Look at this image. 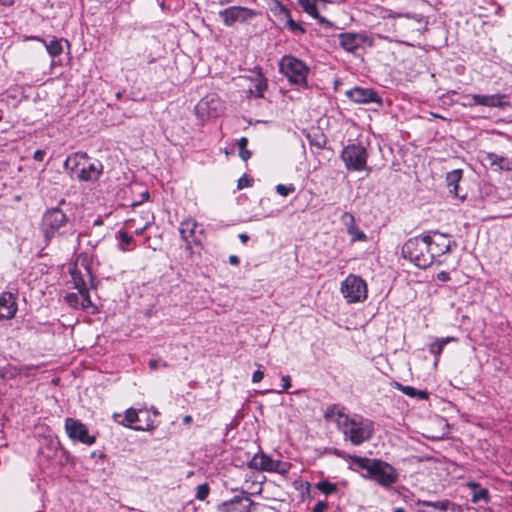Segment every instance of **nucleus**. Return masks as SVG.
Instances as JSON below:
<instances>
[{
	"mask_svg": "<svg viewBox=\"0 0 512 512\" xmlns=\"http://www.w3.org/2000/svg\"><path fill=\"white\" fill-rule=\"evenodd\" d=\"M325 417L336 424L344 441L353 446H361L370 441L375 433L374 421L360 414H347L334 406L328 408Z\"/></svg>",
	"mask_w": 512,
	"mask_h": 512,
	"instance_id": "obj_1",
	"label": "nucleus"
},
{
	"mask_svg": "<svg viewBox=\"0 0 512 512\" xmlns=\"http://www.w3.org/2000/svg\"><path fill=\"white\" fill-rule=\"evenodd\" d=\"M39 230L43 236L45 246L54 240H65L75 235L73 220L59 207H51L42 215Z\"/></svg>",
	"mask_w": 512,
	"mask_h": 512,
	"instance_id": "obj_2",
	"label": "nucleus"
},
{
	"mask_svg": "<svg viewBox=\"0 0 512 512\" xmlns=\"http://www.w3.org/2000/svg\"><path fill=\"white\" fill-rule=\"evenodd\" d=\"M350 461L364 470L362 477L376 482L379 486L389 489L399 480V474L394 466L378 458L349 456Z\"/></svg>",
	"mask_w": 512,
	"mask_h": 512,
	"instance_id": "obj_3",
	"label": "nucleus"
},
{
	"mask_svg": "<svg viewBox=\"0 0 512 512\" xmlns=\"http://www.w3.org/2000/svg\"><path fill=\"white\" fill-rule=\"evenodd\" d=\"M279 72L286 77L289 84L298 89H307L310 67L298 57L287 54L278 63Z\"/></svg>",
	"mask_w": 512,
	"mask_h": 512,
	"instance_id": "obj_4",
	"label": "nucleus"
},
{
	"mask_svg": "<svg viewBox=\"0 0 512 512\" xmlns=\"http://www.w3.org/2000/svg\"><path fill=\"white\" fill-rule=\"evenodd\" d=\"M427 239L428 236L424 234L409 238L401 249L403 258L408 259L418 268L426 269L430 267L433 261L429 252Z\"/></svg>",
	"mask_w": 512,
	"mask_h": 512,
	"instance_id": "obj_5",
	"label": "nucleus"
},
{
	"mask_svg": "<svg viewBox=\"0 0 512 512\" xmlns=\"http://www.w3.org/2000/svg\"><path fill=\"white\" fill-rule=\"evenodd\" d=\"M89 156L85 152H76L67 157L64 162L65 169L76 170L77 178L80 181H97L103 173V164L100 161L88 162Z\"/></svg>",
	"mask_w": 512,
	"mask_h": 512,
	"instance_id": "obj_6",
	"label": "nucleus"
},
{
	"mask_svg": "<svg viewBox=\"0 0 512 512\" xmlns=\"http://www.w3.org/2000/svg\"><path fill=\"white\" fill-rule=\"evenodd\" d=\"M347 170L363 171L367 169L368 152L361 142H352L345 146L340 155Z\"/></svg>",
	"mask_w": 512,
	"mask_h": 512,
	"instance_id": "obj_7",
	"label": "nucleus"
},
{
	"mask_svg": "<svg viewBox=\"0 0 512 512\" xmlns=\"http://www.w3.org/2000/svg\"><path fill=\"white\" fill-rule=\"evenodd\" d=\"M248 467L254 470L275 472L280 475H286L292 464L289 462L276 460L265 454L264 452L256 453L248 462Z\"/></svg>",
	"mask_w": 512,
	"mask_h": 512,
	"instance_id": "obj_8",
	"label": "nucleus"
},
{
	"mask_svg": "<svg viewBox=\"0 0 512 512\" xmlns=\"http://www.w3.org/2000/svg\"><path fill=\"white\" fill-rule=\"evenodd\" d=\"M341 293L349 303L363 302L367 298V284L360 276L350 274L341 284Z\"/></svg>",
	"mask_w": 512,
	"mask_h": 512,
	"instance_id": "obj_9",
	"label": "nucleus"
},
{
	"mask_svg": "<svg viewBox=\"0 0 512 512\" xmlns=\"http://www.w3.org/2000/svg\"><path fill=\"white\" fill-rule=\"evenodd\" d=\"M339 46L346 52L356 54L364 46L374 47V39L366 32H343L338 34Z\"/></svg>",
	"mask_w": 512,
	"mask_h": 512,
	"instance_id": "obj_10",
	"label": "nucleus"
},
{
	"mask_svg": "<svg viewBox=\"0 0 512 512\" xmlns=\"http://www.w3.org/2000/svg\"><path fill=\"white\" fill-rule=\"evenodd\" d=\"M425 236H428L427 244H429V252L432 258V261L444 254L450 253L452 250L457 248V242L448 240L450 237L448 234L440 233L438 231H429L424 233Z\"/></svg>",
	"mask_w": 512,
	"mask_h": 512,
	"instance_id": "obj_11",
	"label": "nucleus"
},
{
	"mask_svg": "<svg viewBox=\"0 0 512 512\" xmlns=\"http://www.w3.org/2000/svg\"><path fill=\"white\" fill-rule=\"evenodd\" d=\"M199 224L191 217L185 218L180 222L179 233L181 239L185 242V249L190 254L193 253V246H201L202 239L199 235L203 234V229L198 230Z\"/></svg>",
	"mask_w": 512,
	"mask_h": 512,
	"instance_id": "obj_12",
	"label": "nucleus"
},
{
	"mask_svg": "<svg viewBox=\"0 0 512 512\" xmlns=\"http://www.w3.org/2000/svg\"><path fill=\"white\" fill-rule=\"evenodd\" d=\"M270 10L282 24V27L288 29L293 35L298 36L306 33V29L292 19L291 11L282 2L275 0Z\"/></svg>",
	"mask_w": 512,
	"mask_h": 512,
	"instance_id": "obj_13",
	"label": "nucleus"
},
{
	"mask_svg": "<svg viewBox=\"0 0 512 512\" xmlns=\"http://www.w3.org/2000/svg\"><path fill=\"white\" fill-rule=\"evenodd\" d=\"M64 428L68 437L74 442L85 445H93L96 442V436L90 435L87 426L78 419L66 418Z\"/></svg>",
	"mask_w": 512,
	"mask_h": 512,
	"instance_id": "obj_14",
	"label": "nucleus"
},
{
	"mask_svg": "<svg viewBox=\"0 0 512 512\" xmlns=\"http://www.w3.org/2000/svg\"><path fill=\"white\" fill-rule=\"evenodd\" d=\"M219 17L227 27H232L236 23H245L255 17L254 10L244 6H230L218 13Z\"/></svg>",
	"mask_w": 512,
	"mask_h": 512,
	"instance_id": "obj_15",
	"label": "nucleus"
},
{
	"mask_svg": "<svg viewBox=\"0 0 512 512\" xmlns=\"http://www.w3.org/2000/svg\"><path fill=\"white\" fill-rule=\"evenodd\" d=\"M223 110V102L216 94L206 95L195 106L196 115L202 120L218 117Z\"/></svg>",
	"mask_w": 512,
	"mask_h": 512,
	"instance_id": "obj_16",
	"label": "nucleus"
},
{
	"mask_svg": "<svg viewBox=\"0 0 512 512\" xmlns=\"http://www.w3.org/2000/svg\"><path fill=\"white\" fill-rule=\"evenodd\" d=\"M254 502L243 492L241 495H235L227 501L217 505L218 512H251Z\"/></svg>",
	"mask_w": 512,
	"mask_h": 512,
	"instance_id": "obj_17",
	"label": "nucleus"
},
{
	"mask_svg": "<svg viewBox=\"0 0 512 512\" xmlns=\"http://www.w3.org/2000/svg\"><path fill=\"white\" fill-rule=\"evenodd\" d=\"M346 96L354 103L357 104H370L377 103L382 106L383 100L378 92L372 88L354 87L346 91Z\"/></svg>",
	"mask_w": 512,
	"mask_h": 512,
	"instance_id": "obj_18",
	"label": "nucleus"
},
{
	"mask_svg": "<svg viewBox=\"0 0 512 512\" xmlns=\"http://www.w3.org/2000/svg\"><path fill=\"white\" fill-rule=\"evenodd\" d=\"M466 98H469L471 102L468 103L469 106L472 105H480V106H486L490 108H503L505 106H508L509 103L506 100L507 96L504 94H493V95H480V94H473L468 95Z\"/></svg>",
	"mask_w": 512,
	"mask_h": 512,
	"instance_id": "obj_19",
	"label": "nucleus"
},
{
	"mask_svg": "<svg viewBox=\"0 0 512 512\" xmlns=\"http://www.w3.org/2000/svg\"><path fill=\"white\" fill-rule=\"evenodd\" d=\"M326 2V0H297L305 13L316 19L320 25L331 28L333 23L319 14V5L325 8Z\"/></svg>",
	"mask_w": 512,
	"mask_h": 512,
	"instance_id": "obj_20",
	"label": "nucleus"
},
{
	"mask_svg": "<svg viewBox=\"0 0 512 512\" xmlns=\"http://www.w3.org/2000/svg\"><path fill=\"white\" fill-rule=\"evenodd\" d=\"M142 412V410H136L133 408H129L125 411L124 414L121 413H114L113 414V420L118 423L119 425L129 427L136 431H145L150 428V425L148 424L147 427H144L142 425H133L140 421L139 414Z\"/></svg>",
	"mask_w": 512,
	"mask_h": 512,
	"instance_id": "obj_21",
	"label": "nucleus"
},
{
	"mask_svg": "<svg viewBox=\"0 0 512 512\" xmlns=\"http://www.w3.org/2000/svg\"><path fill=\"white\" fill-rule=\"evenodd\" d=\"M17 309L16 296L11 292H2L0 294V320L14 318Z\"/></svg>",
	"mask_w": 512,
	"mask_h": 512,
	"instance_id": "obj_22",
	"label": "nucleus"
},
{
	"mask_svg": "<svg viewBox=\"0 0 512 512\" xmlns=\"http://www.w3.org/2000/svg\"><path fill=\"white\" fill-rule=\"evenodd\" d=\"M29 39L40 41L46 48L47 53L52 57L51 66L56 65V61L54 60L57 56L61 55L64 51V44L69 46V42L63 39H58L53 37L50 41H46L45 39L33 36Z\"/></svg>",
	"mask_w": 512,
	"mask_h": 512,
	"instance_id": "obj_23",
	"label": "nucleus"
},
{
	"mask_svg": "<svg viewBox=\"0 0 512 512\" xmlns=\"http://www.w3.org/2000/svg\"><path fill=\"white\" fill-rule=\"evenodd\" d=\"M341 222L346 226L347 233L351 236V242L366 241V234L355 225V217L350 212H344Z\"/></svg>",
	"mask_w": 512,
	"mask_h": 512,
	"instance_id": "obj_24",
	"label": "nucleus"
},
{
	"mask_svg": "<svg viewBox=\"0 0 512 512\" xmlns=\"http://www.w3.org/2000/svg\"><path fill=\"white\" fill-rule=\"evenodd\" d=\"M463 171L461 169H455L447 173L446 182L449 188V193L454 197L460 198L461 200L466 199V195H461L459 191V182L462 178Z\"/></svg>",
	"mask_w": 512,
	"mask_h": 512,
	"instance_id": "obj_25",
	"label": "nucleus"
},
{
	"mask_svg": "<svg viewBox=\"0 0 512 512\" xmlns=\"http://www.w3.org/2000/svg\"><path fill=\"white\" fill-rule=\"evenodd\" d=\"M418 504L426 507H432L441 512H461V507L448 499L440 501L419 500Z\"/></svg>",
	"mask_w": 512,
	"mask_h": 512,
	"instance_id": "obj_26",
	"label": "nucleus"
},
{
	"mask_svg": "<svg viewBox=\"0 0 512 512\" xmlns=\"http://www.w3.org/2000/svg\"><path fill=\"white\" fill-rule=\"evenodd\" d=\"M393 387L411 398H417L420 400H427L429 398V393L426 390H418L412 386L403 385L399 382H394Z\"/></svg>",
	"mask_w": 512,
	"mask_h": 512,
	"instance_id": "obj_27",
	"label": "nucleus"
},
{
	"mask_svg": "<svg viewBox=\"0 0 512 512\" xmlns=\"http://www.w3.org/2000/svg\"><path fill=\"white\" fill-rule=\"evenodd\" d=\"M468 486L472 490L471 501L473 503H478L481 501H483L485 503L489 502V500H490L489 492L486 488L482 487L479 483H476V482H470L468 484Z\"/></svg>",
	"mask_w": 512,
	"mask_h": 512,
	"instance_id": "obj_28",
	"label": "nucleus"
},
{
	"mask_svg": "<svg viewBox=\"0 0 512 512\" xmlns=\"http://www.w3.org/2000/svg\"><path fill=\"white\" fill-rule=\"evenodd\" d=\"M486 159L490 161L491 165H496L501 170L509 171L512 169L511 162L504 156L490 152L487 153Z\"/></svg>",
	"mask_w": 512,
	"mask_h": 512,
	"instance_id": "obj_29",
	"label": "nucleus"
},
{
	"mask_svg": "<svg viewBox=\"0 0 512 512\" xmlns=\"http://www.w3.org/2000/svg\"><path fill=\"white\" fill-rule=\"evenodd\" d=\"M84 292L80 293L81 301H80V307L82 310L89 311L92 314H95L98 310L97 307L94 305V303L91 300V297L89 295L88 288H82Z\"/></svg>",
	"mask_w": 512,
	"mask_h": 512,
	"instance_id": "obj_30",
	"label": "nucleus"
},
{
	"mask_svg": "<svg viewBox=\"0 0 512 512\" xmlns=\"http://www.w3.org/2000/svg\"><path fill=\"white\" fill-rule=\"evenodd\" d=\"M380 16L385 19V18H399V17H405V18H408V19H413L415 20L416 22L420 23L422 21V16L419 15V14H411V13H396V12H393L392 10H388V9H383L381 11V14Z\"/></svg>",
	"mask_w": 512,
	"mask_h": 512,
	"instance_id": "obj_31",
	"label": "nucleus"
},
{
	"mask_svg": "<svg viewBox=\"0 0 512 512\" xmlns=\"http://www.w3.org/2000/svg\"><path fill=\"white\" fill-rule=\"evenodd\" d=\"M455 338L453 337H446V338H441V339H437L436 341L432 342L430 345H429V352L431 354H433L434 356L436 357H439L440 354L442 353L444 347L452 340H454Z\"/></svg>",
	"mask_w": 512,
	"mask_h": 512,
	"instance_id": "obj_32",
	"label": "nucleus"
},
{
	"mask_svg": "<svg viewBox=\"0 0 512 512\" xmlns=\"http://www.w3.org/2000/svg\"><path fill=\"white\" fill-rule=\"evenodd\" d=\"M309 144L317 149H324L327 144V138L323 133L308 134Z\"/></svg>",
	"mask_w": 512,
	"mask_h": 512,
	"instance_id": "obj_33",
	"label": "nucleus"
},
{
	"mask_svg": "<svg viewBox=\"0 0 512 512\" xmlns=\"http://www.w3.org/2000/svg\"><path fill=\"white\" fill-rule=\"evenodd\" d=\"M316 488L325 495H331L338 491L337 484L327 480L318 482Z\"/></svg>",
	"mask_w": 512,
	"mask_h": 512,
	"instance_id": "obj_34",
	"label": "nucleus"
},
{
	"mask_svg": "<svg viewBox=\"0 0 512 512\" xmlns=\"http://www.w3.org/2000/svg\"><path fill=\"white\" fill-rule=\"evenodd\" d=\"M239 156L243 161H247L251 158L252 153L247 149L248 139L246 137H241L238 142Z\"/></svg>",
	"mask_w": 512,
	"mask_h": 512,
	"instance_id": "obj_35",
	"label": "nucleus"
},
{
	"mask_svg": "<svg viewBox=\"0 0 512 512\" xmlns=\"http://www.w3.org/2000/svg\"><path fill=\"white\" fill-rule=\"evenodd\" d=\"M118 239H119V248L123 251L129 250V246L134 243V239L131 235H129L125 231H119L118 232Z\"/></svg>",
	"mask_w": 512,
	"mask_h": 512,
	"instance_id": "obj_36",
	"label": "nucleus"
},
{
	"mask_svg": "<svg viewBox=\"0 0 512 512\" xmlns=\"http://www.w3.org/2000/svg\"><path fill=\"white\" fill-rule=\"evenodd\" d=\"M266 89L267 80L263 77V75L260 74L254 84V89H251V92L254 93L256 97H263V93Z\"/></svg>",
	"mask_w": 512,
	"mask_h": 512,
	"instance_id": "obj_37",
	"label": "nucleus"
},
{
	"mask_svg": "<svg viewBox=\"0 0 512 512\" xmlns=\"http://www.w3.org/2000/svg\"><path fill=\"white\" fill-rule=\"evenodd\" d=\"M209 493H210V487H209L208 483L200 484L196 487L195 498L200 501H204L208 497Z\"/></svg>",
	"mask_w": 512,
	"mask_h": 512,
	"instance_id": "obj_38",
	"label": "nucleus"
},
{
	"mask_svg": "<svg viewBox=\"0 0 512 512\" xmlns=\"http://www.w3.org/2000/svg\"><path fill=\"white\" fill-rule=\"evenodd\" d=\"M275 190L279 195L286 197L289 194L295 192L296 187L294 184H289V185L278 184V185H276Z\"/></svg>",
	"mask_w": 512,
	"mask_h": 512,
	"instance_id": "obj_39",
	"label": "nucleus"
},
{
	"mask_svg": "<svg viewBox=\"0 0 512 512\" xmlns=\"http://www.w3.org/2000/svg\"><path fill=\"white\" fill-rule=\"evenodd\" d=\"M64 300L71 308L76 309L80 306L81 298L76 293H67Z\"/></svg>",
	"mask_w": 512,
	"mask_h": 512,
	"instance_id": "obj_40",
	"label": "nucleus"
},
{
	"mask_svg": "<svg viewBox=\"0 0 512 512\" xmlns=\"http://www.w3.org/2000/svg\"><path fill=\"white\" fill-rule=\"evenodd\" d=\"M72 278L74 282V287L78 290L79 294L82 293V288H87L83 277L78 273H73Z\"/></svg>",
	"mask_w": 512,
	"mask_h": 512,
	"instance_id": "obj_41",
	"label": "nucleus"
},
{
	"mask_svg": "<svg viewBox=\"0 0 512 512\" xmlns=\"http://www.w3.org/2000/svg\"><path fill=\"white\" fill-rule=\"evenodd\" d=\"M251 186V179H249L246 175L242 176L239 180H238V189H243V188H246V187H249Z\"/></svg>",
	"mask_w": 512,
	"mask_h": 512,
	"instance_id": "obj_42",
	"label": "nucleus"
},
{
	"mask_svg": "<svg viewBox=\"0 0 512 512\" xmlns=\"http://www.w3.org/2000/svg\"><path fill=\"white\" fill-rule=\"evenodd\" d=\"M282 389L278 391L279 393L287 391L291 387V377L289 375L282 376Z\"/></svg>",
	"mask_w": 512,
	"mask_h": 512,
	"instance_id": "obj_43",
	"label": "nucleus"
},
{
	"mask_svg": "<svg viewBox=\"0 0 512 512\" xmlns=\"http://www.w3.org/2000/svg\"><path fill=\"white\" fill-rule=\"evenodd\" d=\"M150 197V194L149 192L146 190L144 192H142L140 194V200H137V201H134L132 203V207H136V206H139L141 203H143L144 201H147Z\"/></svg>",
	"mask_w": 512,
	"mask_h": 512,
	"instance_id": "obj_44",
	"label": "nucleus"
},
{
	"mask_svg": "<svg viewBox=\"0 0 512 512\" xmlns=\"http://www.w3.org/2000/svg\"><path fill=\"white\" fill-rule=\"evenodd\" d=\"M327 507L328 504L325 501H318L313 507V512H325Z\"/></svg>",
	"mask_w": 512,
	"mask_h": 512,
	"instance_id": "obj_45",
	"label": "nucleus"
},
{
	"mask_svg": "<svg viewBox=\"0 0 512 512\" xmlns=\"http://www.w3.org/2000/svg\"><path fill=\"white\" fill-rule=\"evenodd\" d=\"M331 453H333L335 456L339 457V458H342V459H345V460H350L348 454H346L344 451L340 450V449H337V448H333L331 449Z\"/></svg>",
	"mask_w": 512,
	"mask_h": 512,
	"instance_id": "obj_46",
	"label": "nucleus"
},
{
	"mask_svg": "<svg viewBox=\"0 0 512 512\" xmlns=\"http://www.w3.org/2000/svg\"><path fill=\"white\" fill-rule=\"evenodd\" d=\"M264 378V373L260 369L256 370L252 375V382L258 383Z\"/></svg>",
	"mask_w": 512,
	"mask_h": 512,
	"instance_id": "obj_47",
	"label": "nucleus"
},
{
	"mask_svg": "<svg viewBox=\"0 0 512 512\" xmlns=\"http://www.w3.org/2000/svg\"><path fill=\"white\" fill-rule=\"evenodd\" d=\"M437 280L441 281V282H447L449 281L451 278H450V274L446 271H440L437 276H436Z\"/></svg>",
	"mask_w": 512,
	"mask_h": 512,
	"instance_id": "obj_48",
	"label": "nucleus"
},
{
	"mask_svg": "<svg viewBox=\"0 0 512 512\" xmlns=\"http://www.w3.org/2000/svg\"><path fill=\"white\" fill-rule=\"evenodd\" d=\"M44 156H45V151L41 150V149L36 150L33 154L34 160L39 161V162L44 160Z\"/></svg>",
	"mask_w": 512,
	"mask_h": 512,
	"instance_id": "obj_49",
	"label": "nucleus"
},
{
	"mask_svg": "<svg viewBox=\"0 0 512 512\" xmlns=\"http://www.w3.org/2000/svg\"><path fill=\"white\" fill-rule=\"evenodd\" d=\"M229 263L231 265H238L240 263V259L238 256L236 255H230L229 256Z\"/></svg>",
	"mask_w": 512,
	"mask_h": 512,
	"instance_id": "obj_50",
	"label": "nucleus"
},
{
	"mask_svg": "<svg viewBox=\"0 0 512 512\" xmlns=\"http://www.w3.org/2000/svg\"><path fill=\"white\" fill-rule=\"evenodd\" d=\"M35 369H36V367H35V366H32V365H30V366L26 365V366H23V367L21 368V370L25 372V375H30V372H31L32 370H35Z\"/></svg>",
	"mask_w": 512,
	"mask_h": 512,
	"instance_id": "obj_51",
	"label": "nucleus"
},
{
	"mask_svg": "<svg viewBox=\"0 0 512 512\" xmlns=\"http://www.w3.org/2000/svg\"><path fill=\"white\" fill-rule=\"evenodd\" d=\"M15 4V0H0V5L6 7H12Z\"/></svg>",
	"mask_w": 512,
	"mask_h": 512,
	"instance_id": "obj_52",
	"label": "nucleus"
},
{
	"mask_svg": "<svg viewBox=\"0 0 512 512\" xmlns=\"http://www.w3.org/2000/svg\"><path fill=\"white\" fill-rule=\"evenodd\" d=\"M148 364L151 369H156L158 367V361L155 359H151Z\"/></svg>",
	"mask_w": 512,
	"mask_h": 512,
	"instance_id": "obj_53",
	"label": "nucleus"
},
{
	"mask_svg": "<svg viewBox=\"0 0 512 512\" xmlns=\"http://www.w3.org/2000/svg\"><path fill=\"white\" fill-rule=\"evenodd\" d=\"M239 238L243 243H246L249 240V236L247 234H240Z\"/></svg>",
	"mask_w": 512,
	"mask_h": 512,
	"instance_id": "obj_54",
	"label": "nucleus"
},
{
	"mask_svg": "<svg viewBox=\"0 0 512 512\" xmlns=\"http://www.w3.org/2000/svg\"><path fill=\"white\" fill-rule=\"evenodd\" d=\"M149 223L145 224L144 227L140 229H136V234L140 235L144 232V230L148 227Z\"/></svg>",
	"mask_w": 512,
	"mask_h": 512,
	"instance_id": "obj_55",
	"label": "nucleus"
},
{
	"mask_svg": "<svg viewBox=\"0 0 512 512\" xmlns=\"http://www.w3.org/2000/svg\"><path fill=\"white\" fill-rule=\"evenodd\" d=\"M183 422L188 424L192 422V417L190 415H186L183 419Z\"/></svg>",
	"mask_w": 512,
	"mask_h": 512,
	"instance_id": "obj_56",
	"label": "nucleus"
},
{
	"mask_svg": "<svg viewBox=\"0 0 512 512\" xmlns=\"http://www.w3.org/2000/svg\"><path fill=\"white\" fill-rule=\"evenodd\" d=\"M393 512H406L404 508L398 507L395 508Z\"/></svg>",
	"mask_w": 512,
	"mask_h": 512,
	"instance_id": "obj_57",
	"label": "nucleus"
},
{
	"mask_svg": "<svg viewBox=\"0 0 512 512\" xmlns=\"http://www.w3.org/2000/svg\"><path fill=\"white\" fill-rule=\"evenodd\" d=\"M102 223H103L102 219H97V220H95L94 225L98 226V225H101Z\"/></svg>",
	"mask_w": 512,
	"mask_h": 512,
	"instance_id": "obj_58",
	"label": "nucleus"
},
{
	"mask_svg": "<svg viewBox=\"0 0 512 512\" xmlns=\"http://www.w3.org/2000/svg\"><path fill=\"white\" fill-rule=\"evenodd\" d=\"M229 1H230V0H220V1H219V4H220V5H225V4L229 3Z\"/></svg>",
	"mask_w": 512,
	"mask_h": 512,
	"instance_id": "obj_59",
	"label": "nucleus"
},
{
	"mask_svg": "<svg viewBox=\"0 0 512 512\" xmlns=\"http://www.w3.org/2000/svg\"><path fill=\"white\" fill-rule=\"evenodd\" d=\"M65 203H66L65 199H61V200L59 201V205H62V204H65Z\"/></svg>",
	"mask_w": 512,
	"mask_h": 512,
	"instance_id": "obj_60",
	"label": "nucleus"
},
{
	"mask_svg": "<svg viewBox=\"0 0 512 512\" xmlns=\"http://www.w3.org/2000/svg\"><path fill=\"white\" fill-rule=\"evenodd\" d=\"M3 119L2 111L0 110V121Z\"/></svg>",
	"mask_w": 512,
	"mask_h": 512,
	"instance_id": "obj_61",
	"label": "nucleus"
}]
</instances>
